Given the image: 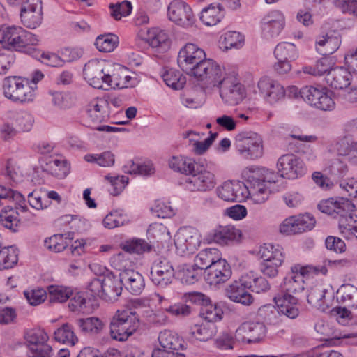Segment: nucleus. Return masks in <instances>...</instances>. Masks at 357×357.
<instances>
[{
	"label": "nucleus",
	"instance_id": "nucleus-43",
	"mask_svg": "<svg viewBox=\"0 0 357 357\" xmlns=\"http://www.w3.org/2000/svg\"><path fill=\"white\" fill-rule=\"evenodd\" d=\"M10 201L15 203L16 209L21 212L26 211V199L22 193L0 185V205L6 204Z\"/></svg>",
	"mask_w": 357,
	"mask_h": 357
},
{
	"label": "nucleus",
	"instance_id": "nucleus-55",
	"mask_svg": "<svg viewBox=\"0 0 357 357\" xmlns=\"http://www.w3.org/2000/svg\"><path fill=\"white\" fill-rule=\"evenodd\" d=\"M128 222V215L122 209L110 211L103 219L102 225L107 229H114L124 225Z\"/></svg>",
	"mask_w": 357,
	"mask_h": 357
},
{
	"label": "nucleus",
	"instance_id": "nucleus-42",
	"mask_svg": "<svg viewBox=\"0 0 357 357\" xmlns=\"http://www.w3.org/2000/svg\"><path fill=\"white\" fill-rule=\"evenodd\" d=\"M259 255L262 261L266 262H282L284 260L283 248L279 245L264 243L261 245L259 250Z\"/></svg>",
	"mask_w": 357,
	"mask_h": 357
},
{
	"label": "nucleus",
	"instance_id": "nucleus-13",
	"mask_svg": "<svg viewBox=\"0 0 357 357\" xmlns=\"http://www.w3.org/2000/svg\"><path fill=\"white\" fill-rule=\"evenodd\" d=\"M259 95L264 102L271 106L280 103L286 97V91L278 81L267 76L262 77L258 81Z\"/></svg>",
	"mask_w": 357,
	"mask_h": 357
},
{
	"label": "nucleus",
	"instance_id": "nucleus-64",
	"mask_svg": "<svg viewBox=\"0 0 357 357\" xmlns=\"http://www.w3.org/2000/svg\"><path fill=\"white\" fill-rule=\"evenodd\" d=\"M45 247L54 252L63 251L68 245V240L63 234H54L44 241Z\"/></svg>",
	"mask_w": 357,
	"mask_h": 357
},
{
	"label": "nucleus",
	"instance_id": "nucleus-26",
	"mask_svg": "<svg viewBox=\"0 0 357 357\" xmlns=\"http://www.w3.org/2000/svg\"><path fill=\"white\" fill-rule=\"evenodd\" d=\"M40 162L44 172L57 178H64L70 173V165L62 157H46Z\"/></svg>",
	"mask_w": 357,
	"mask_h": 357
},
{
	"label": "nucleus",
	"instance_id": "nucleus-58",
	"mask_svg": "<svg viewBox=\"0 0 357 357\" xmlns=\"http://www.w3.org/2000/svg\"><path fill=\"white\" fill-rule=\"evenodd\" d=\"M17 91L13 100V102L22 103L30 102L35 98V86L31 85V82H29V79L28 78L25 77L24 80H22V83Z\"/></svg>",
	"mask_w": 357,
	"mask_h": 357
},
{
	"label": "nucleus",
	"instance_id": "nucleus-60",
	"mask_svg": "<svg viewBox=\"0 0 357 357\" xmlns=\"http://www.w3.org/2000/svg\"><path fill=\"white\" fill-rule=\"evenodd\" d=\"M50 302H66L73 294V289L62 285H50L47 288Z\"/></svg>",
	"mask_w": 357,
	"mask_h": 357
},
{
	"label": "nucleus",
	"instance_id": "nucleus-36",
	"mask_svg": "<svg viewBox=\"0 0 357 357\" xmlns=\"http://www.w3.org/2000/svg\"><path fill=\"white\" fill-rule=\"evenodd\" d=\"M333 297V290L331 287L326 288L321 284L312 287L307 294L308 303L314 307H321L326 300L331 301Z\"/></svg>",
	"mask_w": 357,
	"mask_h": 357
},
{
	"label": "nucleus",
	"instance_id": "nucleus-57",
	"mask_svg": "<svg viewBox=\"0 0 357 357\" xmlns=\"http://www.w3.org/2000/svg\"><path fill=\"white\" fill-rule=\"evenodd\" d=\"M169 36L167 32L159 28H151L147 31V43L153 48L168 46Z\"/></svg>",
	"mask_w": 357,
	"mask_h": 357
},
{
	"label": "nucleus",
	"instance_id": "nucleus-5",
	"mask_svg": "<svg viewBox=\"0 0 357 357\" xmlns=\"http://www.w3.org/2000/svg\"><path fill=\"white\" fill-rule=\"evenodd\" d=\"M190 75L202 82L206 89H213L227 83L225 69L215 61L206 57Z\"/></svg>",
	"mask_w": 357,
	"mask_h": 357
},
{
	"label": "nucleus",
	"instance_id": "nucleus-12",
	"mask_svg": "<svg viewBox=\"0 0 357 357\" xmlns=\"http://www.w3.org/2000/svg\"><path fill=\"white\" fill-rule=\"evenodd\" d=\"M249 184L239 181H227L216 189L218 197L226 202H242L251 199Z\"/></svg>",
	"mask_w": 357,
	"mask_h": 357
},
{
	"label": "nucleus",
	"instance_id": "nucleus-33",
	"mask_svg": "<svg viewBox=\"0 0 357 357\" xmlns=\"http://www.w3.org/2000/svg\"><path fill=\"white\" fill-rule=\"evenodd\" d=\"M107 102L103 98H93L86 106L87 117L93 123H100L107 116L105 109Z\"/></svg>",
	"mask_w": 357,
	"mask_h": 357
},
{
	"label": "nucleus",
	"instance_id": "nucleus-25",
	"mask_svg": "<svg viewBox=\"0 0 357 357\" xmlns=\"http://www.w3.org/2000/svg\"><path fill=\"white\" fill-rule=\"evenodd\" d=\"M231 273L230 265L225 259H222L206 271L204 278L210 286L217 287L226 282L231 278Z\"/></svg>",
	"mask_w": 357,
	"mask_h": 357
},
{
	"label": "nucleus",
	"instance_id": "nucleus-21",
	"mask_svg": "<svg viewBox=\"0 0 357 357\" xmlns=\"http://www.w3.org/2000/svg\"><path fill=\"white\" fill-rule=\"evenodd\" d=\"M266 331V327L262 322H245L236 330L234 336L238 342L256 343L264 338Z\"/></svg>",
	"mask_w": 357,
	"mask_h": 357
},
{
	"label": "nucleus",
	"instance_id": "nucleus-51",
	"mask_svg": "<svg viewBox=\"0 0 357 357\" xmlns=\"http://www.w3.org/2000/svg\"><path fill=\"white\" fill-rule=\"evenodd\" d=\"M162 77L165 83L174 89H181L186 79L179 70L174 68H165L162 74Z\"/></svg>",
	"mask_w": 357,
	"mask_h": 357
},
{
	"label": "nucleus",
	"instance_id": "nucleus-7",
	"mask_svg": "<svg viewBox=\"0 0 357 357\" xmlns=\"http://www.w3.org/2000/svg\"><path fill=\"white\" fill-rule=\"evenodd\" d=\"M217 184L216 176L208 167L197 163L192 173L183 181V185L188 191L206 192Z\"/></svg>",
	"mask_w": 357,
	"mask_h": 357
},
{
	"label": "nucleus",
	"instance_id": "nucleus-3",
	"mask_svg": "<svg viewBox=\"0 0 357 357\" xmlns=\"http://www.w3.org/2000/svg\"><path fill=\"white\" fill-rule=\"evenodd\" d=\"M326 261L324 265L301 266L294 265L291 268V272L287 274L282 284V294H296L301 292L305 289V278L310 275H326L328 269Z\"/></svg>",
	"mask_w": 357,
	"mask_h": 357
},
{
	"label": "nucleus",
	"instance_id": "nucleus-59",
	"mask_svg": "<svg viewBox=\"0 0 357 357\" xmlns=\"http://www.w3.org/2000/svg\"><path fill=\"white\" fill-rule=\"evenodd\" d=\"M119 37L113 33H106L98 36L95 45L98 51L102 52H111L118 46Z\"/></svg>",
	"mask_w": 357,
	"mask_h": 357
},
{
	"label": "nucleus",
	"instance_id": "nucleus-47",
	"mask_svg": "<svg viewBox=\"0 0 357 357\" xmlns=\"http://www.w3.org/2000/svg\"><path fill=\"white\" fill-rule=\"evenodd\" d=\"M111 266L120 271V273H127L135 268V263L130 255L126 252L113 255L109 259Z\"/></svg>",
	"mask_w": 357,
	"mask_h": 357
},
{
	"label": "nucleus",
	"instance_id": "nucleus-53",
	"mask_svg": "<svg viewBox=\"0 0 357 357\" xmlns=\"http://www.w3.org/2000/svg\"><path fill=\"white\" fill-rule=\"evenodd\" d=\"M18 261V250L15 246L1 245L0 248V269L13 268Z\"/></svg>",
	"mask_w": 357,
	"mask_h": 357
},
{
	"label": "nucleus",
	"instance_id": "nucleus-2",
	"mask_svg": "<svg viewBox=\"0 0 357 357\" xmlns=\"http://www.w3.org/2000/svg\"><path fill=\"white\" fill-rule=\"evenodd\" d=\"M243 177L249 184L251 200L255 204L265 202L273 190L272 185L275 184L282 176L264 167H250L243 172Z\"/></svg>",
	"mask_w": 357,
	"mask_h": 357
},
{
	"label": "nucleus",
	"instance_id": "nucleus-40",
	"mask_svg": "<svg viewBox=\"0 0 357 357\" xmlns=\"http://www.w3.org/2000/svg\"><path fill=\"white\" fill-rule=\"evenodd\" d=\"M196 164L197 162L194 159L183 155L172 156L168 161L171 169L188 176L194 170Z\"/></svg>",
	"mask_w": 357,
	"mask_h": 357
},
{
	"label": "nucleus",
	"instance_id": "nucleus-32",
	"mask_svg": "<svg viewBox=\"0 0 357 357\" xmlns=\"http://www.w3.org/2000/svg\"><path fill=\"white\" fill-rule=\"evenodd\" d=\"M222 259V254L218 249L209 248L201 250L196 255L195 264L201 271L204 269L206 271Z\"/></svg>",
	"mask_w": 357,
	"mask_h": 357
},
{
	"label": "nucleus",
	"instance_id": "nucleus-52",
	"mask_svg": "<svg viewBox=\"0 0 357 357\" xmlns=\"http://www.w3.org/2000/svg\"><path fill=\"white\" fill-rule=\"evenodd\" d=\"M120 248L129 255L142 254L151 250V246L145 240L135 238L121 242Z\"/></svg>",
	"mask_w": 357,
	"mask_h": 357
},
{
	"label": "nucleus",
	"instance_id": "nucleus-54",
	"mask_svg": "<svg viewBox=\"0 0 357 357\" xmlns=\"http://www.w3.org/2000/svg\"><path fill=\"white\" fill-rule=\"evenodd\" d=\"M202 275V271L195 266L184 265L180 267L177 277L183 284H192L197 282Z\"/></svg>",
	"mask_w": 357,
	"mask_h": 357
},
{
	"label": "nucleus",
	"instance_id": "nucleus-10",
	"mask_svg": "<svg viewBox=\"0 0 357 357\" xmlns=\"http://www.w3.org/2000/svg\"><path fill=\"white\" fill-rule=\"evenodd\" d=\"M111 64L105 60L98 59L89 61L83 70L84 79L95 89L106 90Z\"/></svg>",
	"mask_w": 357,
	"mask_h": 357
},
{
	"label": "nucleus",
	"instance_id": "nucleus-6",
	"mask_svg": "<svg viewBox=\"0 0 357 357\" xmlns=\"http://www.w3.org/2000/svg\"><path fill=\"white\" fill-rule=\"evenodd\" d=\"M38 40L36 35L21 26H8L0 29V45L22 51L29 45H36Z\"/></svg>",
	"mask_w": 357,
	"mask_h": 357
},
{
	"label": "nucleus",
	"instance_id": "nucleus-14",
	"mask_svg": "<svg viewBox=\"0 0 357 357\" xmlns=\"http://www.w3.org/2000/svg\"><path fill=\"white\" fill-rule=\"evenodd\" d=\"M174 240L176 252L180 256L193 253L201 243L198 231L192 227H181L174 235Z\"/></svg>",
	"mask_w": 357,
	"mask_h": 357
},
{
	"label": "nucleus",
	"instance_id": "nucleus-39",
	"mask_svg": "<svg viewBox=\"0 0 357 357\" xmlns=\"http://www.w3.org/2000/svg\"><path fill=\"white\" fill-rule=\"evenodd\" d=\"M341 45L339 35H328L319 37L316 40V50L321 55L332 54Z\"/></svg>",
	"mask_w": 357,
	"mask_h": 357
},
{
	"label": "nucleus",
	"instance_id": "nucleus-4",
	"mask_svg": "<svg viewBox=\"0 0 357 357\" xmlns=\"http://www.w3.org/2000/svg\"><path fill=\"white\" fill-rule=\"evenodd\" d=\"M139 319L137 313L131 309L118 310L110 321V333L113 339L126 341L138 328Z\"/></svg>",
	"mask_w": 357,
	"mask_h": 357
},
{
	"label": "nucleus",
	"instance_id": "nucleus-31",
	"mask_svg": "<svg viewBox=\"0 0 357 357\" xmlns=\"http://www.w3.org/2000/svg\"><path fill=\"white\" fill-rule=\"evenodd\" d=\"M119 277H121L122 284L132 294L139 295L144 289V278L135 269L127 273H119Z\"/></svg>",
	"mask_w": 357,
	"mask_h": 357
},
{
	"label": "nucleus",
	"instance_id": "nucleus-37",
	"mask_svg": "<svg viewBox=\"0 0 357 357\" xmlns=\"http://www.w3.org/2000/svg\"><path fill=\"white\" fill-rule=\"evenodd\" d=\"M195 296L198 300H202L203 303L206 302V305L202 307L201 316L207 322L214 324V322L219 321L222 318L223 310L222 307L217 304H207L208 298L205 299V295L202 293L196 294Z\"/></svg>",
	"mask_w": 357,
	"mask_h": 357
},
{
	"label": "nucleus",
	"instance_id": "nucleus-38",
	"mask_svg": "<svg viewBox=\"0 0 357 357\" xmlns=\"http://www.w3.org/2000/svg\"><path fill=\"white\" fill-rule=\"evenodd\" d=\"M333 149L342 156H348V160L354 164L357 163V156H351L352 153H357V142H354L349 136L339 138L333 145Z\"/></svg>",
	"mask_w": 357,
	"mask_h": 357
},
{
	"label": "nucleus",
	"instance_id": "nucleus-46",
	"mask_svg": "<svg viewBox=\"0 0 357 357\" xmlns=\"http://www.w3.org/2000/svg\"><path fill=\"white\" fill-rule=\"evenodd\" d=\"M274 56L276 59H284L293 62L299 57V52L294 43L280 42L274 49Z\"/></svg>",
	"mask_w": 357,
	"mask_h": 357
},
{
	"label": "nucleus",
	"instance_id": "nucleus-63",
	"mask_svg": "<svg viewBox=\"0 0 357 357\" xmlns=\"http://www.w3.org/2000/svg\"><path fill=\"white\" fill-rule=\"evenodd\" d=\"M24 78L21 76H9L4 78L3 81L4 96L13 101Z\"/></svg>",
	"mask_w": 357,
	"mask_h": 357
},
{
	"label": "nucleus",
	"instance_id": "nucleus-29",
	"mask_svg": "<svg viewBox=\"0 0 357 357\" xmlns=\"http://www.w3.org/2000/svg\"><path fill=\"white\" fill-rule=\"evenodd\" d=\"M351 71L344 67H333L326 75V82L335 89H343L351 84Z\"/></svg>",
	"mask_w": 357,
	"mask_h": 357
},
{
	"label": "nucleus",
	"instance_id": "nucleus-28",
	"mask_svg": "<svg viewBox=\"0 0 357 357\" xmlns=\"http://www.w3.org/2000/svg\"><path fill=\"white\" fill-rule=\"evenodd\" d=\"M278 312L289 319H295L299 314L298 299L290 294H281L274 297Z\"/></svg>",
	"mask_w": 357,
	"mask_h": 357
},
{
	"label": "nucleus",
	"instance_id": "nucleus-61",
	"mask_svg": "<svg viewBox=\"0 0 357 357\" xmlns=\"http://www.w3.org/2000/svg\"><path fill=\"white\" fill-rule=\"evenodd\" d=\"M244 44V36L237 31H227L225 33L220 40L221 48L229 50L233 47L240 48Z\"/></svg>",
	"mask_w": 357,
	"mask_h": 357
},
{
	"label": "nucleus",
	"instance_id": "nucleus-50",
	"mask_svg": "<svg viewBox=\"0 0 357 357\" xmlns=\"http://www.w3.org/2000/svg\"><path fill=\"white\" fill-rule=\"evenodd\" d=\"M86 162L96 164L102 167H111L115 163V155L110 151L100 153H88L84 156Z\"/></svg>",
	"mask_w": 357,
	"mask_h": 357
},
{
	"label": "nucleus",
	"instance_id": "nucleus-15",
	"mask_svg": "<svg viewBox=\"0 0 357 357\" xmlns=\"http://www.w3.org/2000/svg\"><path fill=\"white\" fill-rule=\"evenodd\" d=\"M205 57V52L202 48L194 43H187L179 50L177 63L180 68L190 75Z\"/></svg>",
	"mask_w": 357,
	"mask_h": 357
},
{
	"label": "nucleus",
	"instance_id": "nucleus-9",
	"mask_svg": "<svg viewBox=\"0 0 357 357\" xmlns=\"http://www.w3.org/2000/svg\"><path fill=\"white\" fill-rule=\"evenodd\" d=\"M333 93L325 86H305L300 89V96L310 107L321 111H332L335 107Z\"/></svg>",
	"mask_w": 357,
	"mask_h": 357
},
{
	"label": "nucleus",
	"instance_id": "nucleus-8",
	"mask_svg": "<svg viewBox=\"0 0 357 357\" xmlns=\"http://www.w3.org/2000/svg\"><path fill=\"white\" fill-rule=\"evenodd\" d=\"M235 146L238 154L246 160H254L264 154L263 139L258 133L245 131L236 137Z\"/></svg>",
	"mask_w": 357,
	"mask_h": 357
},
{
	"label": "nucleus",
	"instance_id": "nucleus-16",
	"mask_svg": "<svg viewBox=\"0 0 357 357\" xmlns=\"http://www.w3.org/2000/svg\"><path fill=\"white\" fill-rule=\"evenodd\" d=\"M278 172L282 178L296 179L307 173L303 160L294 154H285L279 158L277 162Z\"/></svg>",
	"mask_w": 357,
	"mask_h": 357
},
{
	"label": "nucleus",
	"instance_id": "nucleus-1",
	"mask_svg": "<svg viewBox=\"0 0 357 357\" xmlns=\"http://www.w3.org/2000/svg\"><path fill=\"white\" fill-rule=\"evenodd\" d=\"M319 210L326 214L337 218L342 234H354L357 231V215L352 212L354 204L348 199L337 197L322 200L318 204Z\"/></svg>",
	"mask_w": 357,
	"mask_h": 357
},
{
	"label": "nucleus",
	"instance_id": "nucleus-35",
	"mask_svg": "<svg viewBox=\"0 0 357 357\" xmlns=\"http://www.w3.org/2000/svg\"><path fill=\"white\" fill-rule=\"evenodd\" d=\"M121 277L117 278L112 274L103 275V299L115 300L122 292Z\"/></svg>",
	"mask_w": 357,
	"mask_h": 357
},
{
	"label": "nucleus",
	"instance_id": "nucleus-41",
	"mask_svg": "<svg viewBox=\"0 0 357 357\" xmlns=\"http://www.w3.org/2000/svg\"><path fill=\"white\" fill-rule=\"evenodd\" d=\"M337 300L344 307L357 308V288L350 284L342 285L337 291Z\"/></svg>",
	"mask_w": 357,
	"mask_h": 357
},
{
	"label": "nucleus",
	"instance_id": "nucleus-22",
	"mask_svg": "<svg viewBox=\"0 0 357 357\" xmlns=\"http://www.w3.org/2000/svg\"><path fill=\"white\" fill-rule=\"evenodd\" d=\"M285 26V17L278 10H273L266 15L261 22L262 35L266 38L278 36Z\"/></svg>",
	"mask_w": 357,
	"mask_h": 357
},
{
	"label": "nucleus",
	"instance_id": "nucleus-30",
	"mask_svg": "<svg viewBox=\"0 0 357 357\" xmlns=\"http://www.w3.org/2000/svg\"><path fill=\"white\" fill-rule=\"evenodd\" d=\"M247 287L243 281V275L238 281H234L227 288L228 298L236 303L248 305L252 303L253 298L250 294L247 291Z\"/></svg>",
	"mask_w": 357,
	"mask_h": 357
},
{
	"label": "nucleus",
	"instance_id": "nucleus-49",
	"mask_svg": "<svg viewBox=\"0 0 357 357\" xmlns=\"http://www.w3.org/2000/svg\"><path fill=\"white\" fill-rule=\"evenodd\" d=\"M335 63L328 57H323L317 60V62L312 66H306L303 67V72L314 76H321L325 73H328L333 68Z\"/></svg>",
	"mask_w": 357,
	"mask_h": 357
},
{
	"label": "nucleus",
	"instance_id": "nucleus-20",
	"mask_svg": "<svg viewBox=\"0 0 357 357\" xmlns=\"http://www.w3.org/2000/svg\"><path fill=\"white\" fill-rule=\"evenodd\" d=\"M314 217L308 213L286 218L280 226L281 233L290 235L310 231L315 226Z\"/></svg>",
	"mask_w": 357,
	"mask_h": 357
},
{
	"label": "nucleus",
	"instance_id": "nucleus-24",
	"mask_svg": "<svg viewBox=\"0 0 357 357\" xmlns=\"http://www.w3.org/2000/svg\"><path fill=\"white\" fill-rule=\"evenodd\" d=\"M227 83L216 86L220 92L222 100L229 105H235L241 102L245 97V91L243 84L239 82H231L226 77Z\"/></svg>",
	"mask_w": 357,
	"mask_h": 357
},
{
	"label": "nucleus",
	"instance_id": "nucleus-18",
	"mask_svg": "<svg viewBox=\"0 0 357 357\" xmlns=\"http://www.w3.org/2000/svg\"><path fill=\"white\" fill-rule=\"evenodd\" d=\"M175 271L172 263L166 258L156 259L151 267L150 279L158 287L165 288L172 283Z\"/></svg>",
	"mask_w": 357,
	"mask_h": 357
},
{
	"label": "nucleus",
	"instance_id": "nucleus-48",
	"mask_svg": "<svg viewBox=\"0 0 357 357\" xmlns=\"http://www.w3.org/2000/svg\"><path fill=\"white\" fill-rule=\"evenodd\" d=\"M8 116L17 130L28 132L31 129L33 118L29 112L26 111L13 112Z\"/></svg>",
	"mask_w": 357,
	"mask_h": 357
},
{
	"label": "nucleus",
	"instance_id": "nucleus-23",
	"mask_svg": "<svg viewBox=\"0 0 357 357\" xmlns=\"http://www.w3.org/2000/svg\"><path fill=\"white\" fill-rule=\"evenodd\" d=\"M128 68L119 63H112L108 75L106 90L112 89H125L133 87L135 79L128 74Z\"/></svg>",
	"mask_w": 357,
	"mask_h": 357
},
{
	"label": "nucleus",
	"instance_id": "nucleus-11",
	"mask_svg": "<svg viewBox=\"0 0 357 357\" xmlns=\"http://www.w3.org/2000/svg\"><path fill=\"white\" fill-rule=\"evenodd\" d=\"M24 338L27 343L29 357H50L52 347L47 343L49 336L42 328H33L26 332Z\"/></svg>",
	"mask_w": 357,
	"mask_h": 357
},
{
	"label": "nucleus",
	"instance_id": "nucleus-62",
	"mask_svg": "<svg viewBox=\"0 0 357 357\" xmlns=\"http://www.w3.org/2000/svg\"><path fill=\"white\" fill-rule=\"evenodd\" d=\"M216 327L214 324L202 323L191 328V333L195 338L200 341H207L215 335Z\"/></svg>",
	"mask_w": 357,
	"mask_h": 357
},
{
	"label": "nucleus",
	"instance_id": "nucleus-45",
	"mask_svg": "<svg viewBox=\"0 0 357 357\" xmlns=\"http://www.w3.org/2000/svg\"><path fill=\"white\" fill-rule=\"evenodd\" d=\"M224 15L223 8L220 4L211 3L201 12L200 20L206 26L217 24Z\"/></svg>",
	"mask_w": 357,
	"mask_h": 357
},
{
	"label": "nucleus",
	"instance_id": "nucleus-34",
	"mask_svg": "<svg viewBox=\"0 0 357 357\" xmlns=\"http://www.w3.org/2000/svg\"><path fill=\"white\" fill-rule=\"evenodd\" d=\"M160 345L165 349L172 351L183 350L185 347L184 340L174 331L164 330L158 335Z\"/></svg>",
	"mask_w": 357,
	"mask_h": 357
},
{
	"label": "nucleus",
	"instance_id": "nucleus-27",
	"mask_svg": "<svg viewBox=\"0 0 357 357\" xmlns=\"http://www.w3.org/2000/svg\"><path fill=\"white\" fill-rule=\"evenodd\" d=\"M211 239L216 243L227 245L241 237V231L234 225H220L213 229L211 233Z\"/></svg>",
	"mask_w": 357,
	"mask_h": 357
},
{
	"label": "nucleus",
	"instance_id": "nucleus-56",
	"mask_svg": "<svg viewBox=\"0 0 357 357\" xmlns=\"http://www.w3.org/2000/svg\"><path fill=\"white\" fill-rule=\"evenodd\" d=\"M54 339L59 342L70 346H74L78 342L72 326L68 323L63 324L54 332Z\"/></svg>",
	"mask_w": 357,
	"mask_h": 357
},
{
	"label": "nucleus",
	"instance_id": "nucleus-17",
	"mask_svg": "<svg viewBox=\"0 0 357 357\" xmlns=\"http://www.w3.org/2000/svg\"><path fill=\"white\" fill-rule=\"evenodd\" d=\"M167 15L169 20L183 28L191 27L196 22L190 6L181 0H174L169 3Z\"/></svg>",
	"mask_w": 357,
	"mask_h": 357
},
{
	"label": "nucleus",
	"instance_id": "nucleus-19",
	"mask_svg": "<svg viewBox=\"0 0 357 357\" xmlns=\"http://www.w3.org/2000/svg\"><path fill=\"white\" fill-rule=\"evenodd\" d=\"M43 19L42 0H24L20 8L22 24L31 29L38 28Z\"/></svg>",
	"mask_w": 357,
	"mask_h": 357
},
{
	"label": "nucleus",
	"instance_id": "nucleus-44",
	"mask_svg": "<svg viewBox=\"0 0 357 357\" xmlns=\"http://www.w3.org/2000/svg\"><path fill=\"white\" fill-rule=\"evenodd\" d=\"M243 281L248 289L252 292L260 294L270 289L268 280L262 276H258L255 273L250 271L243 275Z\"/></svg>",
	"mask_w": 357,
	"mask_h": 357
}]
</instances>
